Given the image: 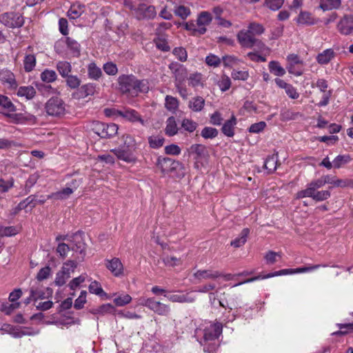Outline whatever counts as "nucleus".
<instances>
[{"mask_svg": "<svg viewBox=\"0 0 353 353\" xmlns=\"http://www.w3.org/2000/svg\"><path fill=\"white\" fill-rule=\"evenodd\" d=\"M119 90L123 94L131 97L137 96L139 92L146 93L149 90L148 81L139 80L133 74H122L117 79Z\"/></svg>", "mask_w": 353, "mask_h": 353, "instance_id": "nucleus-1", "label": "nucleus"}, {"mask_svg": "<svg viewBox=\"0 0 353 353\" xmlns=\"http://www.w3.org/2000/svg\"><path fill=\"white\" fill-rule=\"evenodd\" d=\"M84 235L83 232L79 230L70 236V242L72 243L71 250L79 254L77 258L80 261H83L86 255Z\"/></svg>", "mask_w": 353, "mask_h": 353, "instance_id": "nucleus-2", "label": "nucleus"}, {"mask_svg": "<svg viewBox=\"0 0 353 353\" xmlns=\"http://www.w3.org/2000/svg\"><path fill=\"white\" fill-rule=\"evenodd\" d=\"M118 125L115 123H105L98 121L92 124V130L102 139H110L117 134Z\"/></svg>", "mask_w": 353, "mask_h": 353, "instance_id": "nucleus-3", "label": "nucleus"}, {"mask_svg": "<svg viewBox=\"0 0 353 353\" xmlns=\"http://www.w3.org/2000/svg\"><path fill=\"white\" fill-rule=\"evenodd\" d=\"M45 110L48 115L60 117L65 114V104L61 98L52 97L46 103Z\"/></svg>", "mask_w": 353, "mask_h": 353, "instance_id": "nucleus-4", "label": "nucleus"}, {"mask_svg": "<svg viewBox=\"0 0 353 353\" xmlns=\"http://www.w3.org/2000/svg\"><path fill=\"white\" fill-rule=\"evenodd\" d=\"M0 22L11 28H20L24 23L22 15L15 12H6L0 14Z\"/></svg>", "mask_w": 353, "mask_h": 353, "instance_id": "nucleus-5", "label": "nucleus"}, {"mask_svg": "<svg viewBox=\"0 0 353 353\" xmlns=\"http://www.w3.org/2000/svg\"><path fill=\"white\" fill-rule=\"evenodd\" d=\"M157 165L163 174H168L176 170L181 164L179 161L169 157H159Z\"/></svg>", "mask_w": 353, "mask_h": 353, "instance_id": "nucleus-6", "label": "nucleus"}, {"mask_svg": "<svg viewBox=\"0 0 353 353\" xmlns=\"http://www.w3.org/2000/svg\"><path fill=\"white\" fill-rule=\"evenodd\" d=\"M337 28L343 35H350L353 33V16L345 14L339 21Z\"/></svg>", "mask_w": 353, "mask_h": 353, "instance_id": "nucleus-7", "label": "nucleus"}, {"mask_svg": "<svg viewBox=\"0 0 353 353\" xmlns=\"http://www.w3.org/2000/svg\"><path fill=\"white\" fill-rule=\"evenodd\" d=\"M147 307L161 316H168L170 312V306L160 301H157L154 298L148 301Z\"/></svg>", "mask_w": 353, "mask_h": 353, "instance_id": "nucleus-8", "label": "nucleus"}, {"mask_svg": "<svg viewBox=\"0 0 353 353\" xmlns=\"http://www.w3.org/2000/svg\"><path fill=\"white\" fill-rule=\"evenodd\" d=\"M294 269H283L279 271H276L272 273L268 274L266 275H259L256 276H254L250 279H248L246 280H244L243 281L239 282L235 285H234L233 287H236L241 285H243L244 283H251L259 279H268L276 276H280V275H284V274H293Z\"/></svg>", "mask_w": 353, "mask_h": 353, "instance_id": "nucleus-9", "label": "nucleus"}, {"mask_svg": "<svg viewBox=\"0 0 353 353\" xmlns=\"http://www.w3.org/2000/svg\"><path fill=\"white\" fill-rule=\"evenodd\" d=\"M188 150L190 155H194V159L196 161L207 159L209 157L206 147L202 144H193Z\"/></svg>", "mask_w": 353, "mask_h": 353, "instance_id": "nucleus-10", "label": "nucleus"}, {"mask_svg": "<svg viewBox=\"0 0 353 353\" xmlns=\"http://www.w3.org/2000/svg\"><path fill=\"white\" fill-rule=\"evenodd\" d=\"M119 159L127 163H135L137 158L134 155L132 149L126 148H118L111 150Z\"/></svg>", "mask_w": 353, "mask_h": 353, "instance_id": "nucleus-11", "label": "nucleus"}, {"mask_svg": "<svg viewBox=\"0 0 353 353\" xmlns=\"http://www.w3.org/2000/svg\"><path fill=\"white\" fill-rule=\"evenodd\" d=\"M222 333V324L216 323L210 325L204 330L203 339L205 341H214Z\"/></svg>", "mask_w": 353, "mask_h": 353, "instance_id": "nucleus-12", "label": "nucleus"}, {"mask_svg": "<svg viewBox=\"0 0 353 353\" xmlns=\"http://www.w3.org/2000/svg\"><path fill=\"white\" fill-rule=\"evenodd\" d=\"M168 68L174 75L176 81L181 83L187 77V69L182 64L172 62L169 65Z\"/></svg>", "mask_w": 353, "mask_h": 353, "instance_id": "nucleus-13", "label": "nucleus"}, {"mask_svg": "<svg viewBox=\"0 0 353 353\" xmlns=\"http://www.w3.org/2000/svg\"><path fill=\"white\" fill-rule=\"evenodd\" d=\"M237 39L239 43L247 48H253V42L255 39L254 36L248 30H241L237 34Z\"/></svg>", "mask_w": 353, "mask_h": 353, "instance_id": "nucleus-14", "label": "nucleus"}, {"mask_svg": "<svg viewBox=\"0 0 353 353\" xmlns=\"http://www.w3.org/2000/svg\"><path fill=\"white\" fill-rule=\"evenodd\" d=\"M106 268L115 276H119L123 273V268L121 261L118 258L105 261Z\"/></svg>", "mask_w": 353, "mask_h": 353, "instance_id": "nucleus-15", "label": "nucleus"}, {"mask_svg": "<svg viewBox=\"0 0 353 353\" xmlns=\"http://www.w3.org/2000/svg\"><path fill=\"white\" fill-rule=\"evenodd\" d=\"M138 18L141 19H152L156 15L155 8L152 6H147L145 4H140L137 9Z\"/></svg>", "mask_w": 353, "mask_h": 353, "instance_id": "nucleus-16", "label": "nucleus"}, {"mask_svg": "<svg viewBox=\"0 0 353 353\" xmlns=\"http://www.w3.org/2000/svg\"><path fill=\"white\" fill-rule=\"evenodd\" d=\"M1 330L11 334L14 338H21L23 336L33 335L35 334L34 332H31L21 331L17 327L7 323L2 325Z\"/></svg>", "mask_w": 353, "mask_h": 353, "instance_id": "nucleus-17", "label": "nucleus"}, {"mask_svg": "<svg viewBox=\"0 0 353 353\" xmlns=\"http://www.w3.org/2000/svg\"><path fill=\"white\" fill-rule=\"evenodd\" d=\"M221 276L218 271L211 270H199L194 273L193 276L199 281L203 279H215Z\"/></svg>", "mask_w": 353, "mask_h": 353, "instance_id": "nucleus-18", "label": "nucleus"}, {"mask_svg": "<svg viewBox=\"0 0 353 353\" xmlns=\"http://www.w3.org/2000/svg\"><path fill=\"white\" fill-rule=\"evenodd\" d=\"M0 80L3 83H7L11 88L15 89L17 87L14 74L8 70L3 69L0 70Z\"/></svg>", "mask_w": 353, "mask_h": 353, "instance_id": "nucleus-19", "label": "nucleus"}, {"mask_svg": "<svg viewBox=\"0 0 353 353\" xmlns=\"http://www.w3.org/2000/svg\"><path fill=\"white\" fill-rule=\"evenodd\" d=\"M169 301L174 303H192L195 298L192 296L190 293L176 294L170 295H164Z\"/></svg>", "mask_w": 353, "mask_h": 353, "instance_id": "nucleus-20", "label": "nucleus"}, {"mask_svg": "<svg viewBox=\"0 0 353 353\" xmlns=\"http://www.w3.org/2000/svg\"><path fill=\"white\" fill-rule=\"evenodd\" d=\"M182 25L185 30L191 32V35L194 37H199L204 34L207 31L206 28L199 27L196 25V23H195L193 21L183 23Z\"/></svg>", "mask_w": 353, "mask_h": 353, "instance_id": "nucleus-21", "label": "nucleus"}, {"mask_svg": "<svg viewBox=\"0 0 353 353\" xmlns=\"http://www.w3.org/2000/svg\"><path fill=\"white\" fill-rule=\"evenodd\" d=\"M335 57V52L331 48L325 50L321 53H319L316 57L317 62L321 65H325L330 63V61Z\"/></svg>", "mask_w": 353, "mask_h": 353, "instance_id": "nucleus-22", "label": "nucleus"}, {"mask_svg": "<svg viewBox=\"0 0 353 353\" xmlns=\"http://www.w3.org/2000/svg\"><path fill=\"white\" fill-rule=\"evenodd\" d=\"M70 277V268L62 267L61 270L59 271L56 274L54 283L57 286H62Z\"/></svg>", "mask_w": 353, "mask_h": 353, "instance_id": "nucleus-23", "label": "nucleus"}, {"mask_svg": "<svg viewBox=\"0 0 353 353\" xmlns=\"http://www.w3.org/2000/svg\"><path fill=\"white\" fill-rule=\"evenodd\" d=\"M95 88L96 86L94 83H86L81 86L75 94L78 96V98H85L89 95H93Z\"/></svg>", "mask_w": 353, "mask_h": 353, "instance_id": "nucleus-24", "label": "nucleus"}, {"mask_svg": "<svg viewBox=\"0 0 353 353\" xmlns=\"http://www.w3.org/2000/svg\"><path fill=\"white\" fill-rule=\"evenodd\" d=\"M236 124V119L234 116H232V118L228 121H226L222 128V132L228 137H232L234 135V128Z\"/></svg>", "mask_w": 353, "mask_h": 353, "instance_id": "nucleus-25", "label": "nucleus"}, {"mask_svg": "<svg viewBox=\"0 0 353 353\" xmlns=\"http://www.w3.org/2000/svg\"><path fill=\"white\" fill-rule=\"evenodd\" d=\"M73 192V188L66 187L63 190L47 196L48 199L64 200L68 199Z\"/></svg>", "mask_w": 353, "mask_h": 353, "instance_id": "nucleus-26", "label": "nucleus"}, {"mask_svg": "<svg viewBox=\"0 0 353 353\" xmlns=\"http://www.w3.org/2000/svg\"><path fill=\"white\" fill-rule=\"evenodd\" d=\"M296 22L299 24L312 26L316 23V20L312 17L311 13L301 11L296 19Z\"/></svg>", "mask_w": 353, "mask_h": 353, "instance_id": "nucleus-27", "label": "nucleus"}, {"mask_svg": "<svg viewBox=\"0 0 353 353\" xmlns=\"http://www.w3.org/2000/svg\"><path fill=\"white\" fill-rule=\"evenodd\" d=\"M205 105V99L199 96L192 98L188 103V107L194 112H200Z\"/></svg>", "mask_w": 353, "mask_h": 353, "instance_id": "nucleus-28", "label": "nucleus"}, {"mask_svg": "<svg viewBox=\"0 0 353 353\" xmlns=\"http://www.w3.org/2000/svg\"><path fill=\"white\" fill-rule=\"evenodd\" d=\"M120 117H122L132 122L140 121L142 124L143 123V121L141 118L140 115L134 110L130 109L121 110Z\"/></svg>", "mask_w": 353, "mask_h": 353, "instance_id": "nucleus-29", "label": "nucleus"}, {"mask_svg": "<svg viewBox=\"0 0 353 353\" xmlns=\"http://www.w3.org/2000/svg\"><path fill=\"white\" fill-rule=\"evenodd\" d=\"M101 69L99 68L95 63L92 62L88 65V76L92 80L97 81L102 76Z\"/></svg>", "mask_w": 353, "mask_h": 353, "instance_id": "nucleus-30", "label": "nucleus"}, {"mask_svg": "<svg viewBox=\"0 0 353 353\" xmlns=\"http://www.w3.org/2000/svg\"><path fill=\"white\" fill-rule=\"evenodd\" d=\"M278 157L277 154L268 156L264 163V168L268 171V173H273L277 168Z\"/></svg>", "mask_w": 353, "mask_h": 353, "instance_id": "nucleus-31", "label": "nucleus"}, {"mask_svg": "<svg viewBox=\"0 0 353 353\" xmlns=\"http://www.w3.org/2000/svg\"><path fill=\"white\" fill-rule=\"evenodd\" d=\"M250 234L248 228H244L240 233L239 236L232 241L230 245L234 248H240L247 241V238Z\"/></svg>", "mask_w": 353, "mask_h": 353, "instance_id": "nucleus-32", "label": "nucleus"}, {"mask_svg": "<svg viewBox=\"0 0 353 353\" xmlns=\"http://www.w3.org/2000/svg\"><path fill=\"white\" fill-rule=\"evenodd\" d=\"M165 132L169 137H172L177 134L178 128L174 117H170L167 119Z\"/></svg>", "mask_w": 353, "mask_h": 353, "instance_id": "nucleus-33", "label": "nucleus"}, {"mask_svg": "<svg viewBox=\"0 0 353 353\" xmlns=\"http://www.w3.org/2000/svg\"><path fill=\"white\" fill-rule=\"evenodd\" d=\"M84 12V6L81 4H73L68 11V17L70 19H75L79 18Z\"/></svg>", "mask_w": 353, "mask_h": 353, "instance_id": "nucleus-34", "label": "nucleus"}, {"mask_svg": "<svg viewBox=\"0 0 353 353\" xmlns=\"http://www.w3.org/2000/svg\"><path fill=\"white\" fill-rule=\"evenodd\" d=\"M341 4V0H321L320 8L323 10L337 9Z\"/></svg>", "mask_w": 353, "mask_h": 353, "instance_id": "nucleus-35", "label": "nucleus"}, {"mask_svg": "<svg viewBox=\"0 0 353 353\" xmlns=\"http://www.w3.org/2000/svg\"><path fill=\"white\" fill-rule=\"evenodd\" d=\"M36 94V90L32 86H21L18 89L17 95L32 99Z\"/></svg>", "mask_w": 353, "mask_h": 353, "instance_id": "nucleus-36", "label": "nucleus"}, {"mask_svg": "<svg viewBox=\"0 0 353 353\" xmlns=\"http://www.w3.org/2000/svg\"><path fill=\"white\" fill-rule=\"evenodd\" d=\"M212 16L211 14L208 12L203 11L201 12L198 16L196 20V25L199 27H205L209 25L212 21Z\"/></svg>", "mask_w": 353, "mask_h": 353, "instance_id": "nucleus-37", "label": "nucleus"}, {"mask_svg": "<svg viewBox=\"0 0 353 353\" xmlns=\"http://www.w3.org/2000/svg\"><path fill=\"white\" fill-rule=\"evenodd\" d=\"M41 79L45 83H52L57 79V74L52 70L46 69L40 74Z\"/></svg>", "mask_w": 353, "mask_h": 353, "instance_id": "nucleus-38", "label": "nucleus"}, {"mask_svg": "<svg viewBox=\"0 0 353 353\" xmlns=\"http://www.w3.org/2000/svg\"><path fill=\"white\" fill-rule=\"evenodd\" d=\"M57 69L60 75L63 77H66L71 72L72 66L68 61H59L57 63Z\"/></svg>", "mask_w": 353, "mask_h": 353, "instance_id": "nucleus-39", "label": "nucleus"}, {"mask_svg": "<svg viewBox=\"0 0 353 353\" xmlns=\"http://www.w3.org/2000/svg\"><path fill=\"white\" fill-rule=\"evenodd\" d=\"M269 70L270 72L276 76L282 77L285 74V69L276 61H272L269 63Z\"/></svg>", "mask_w": 353, "mask_h": 353, "instance_id": "nucleus-40", "label": "nucleus"}, {"mask_svg": "<svg viewBox=\"0 0 353 353\" xmlns=\"http://www.w3.org/2000/svg\"><path fill=\"white\" fill-rule=\"evenodd\" d=\"M114 312V307L110 303L103 304L99 307L93 308L90 310V312L93 314H104L105 313H112Z\"/></svg>", "mask_w": 353, "mask_h": 353, "instance_id": "nucleus-41", "label": "nucleus"}, {"mask_svg": "<svg viewBox=\"0 0 353 353\" xmlns=\"http://www.w3.org/2000/svg\"><path fill=\"white\" fill-rule=\"evenodd\" d=\"M0 105L8 112H14L16 110L10 99L8 97L1 94H0Z\"/></svg>", "mask_w": 353, "mask_h": 353, "instance_id": "nucleus-42", "label": "nucleus"}, {"mask_svg": "<svg viewBox=\"0 0 353 353\" xmlns=\"http://www.w3.org/2000/svg\"><path fill=\"white\" fill-rule=\"evenodd\" d=\"M39 176H40L38 172H34V174L29 176L25 184L24 190L26 194H28L30 191L31 188L37 182L38 179H39Z\"/></svg>", "mask_w": 353, "mask_h": 353, "instance_id": "nucleus-43", "label": "nucleus"}, {"mask_svg": "<svg viewBox=\"0 0 353 353\" xmlns=\"http://www.w3.org/2000/svg\"><path fill=\"white\" fill-rule=\"evenodd\" d=\"M30 293L33 297V301H36L38 299H45V292L42 291L38 285H32L30 288Z\"/></svg>", "mask_w": 353, "mask_h": 353, "instance_id": "nucleus-44", "label": "nucleus"}, {"mask_svg": "<svg viewBox=\"0 0 353 353\" xmlns=\"http://www.w3.org/2000/svg\"><path fill=\"white\" fill-rule=\"evenodd\" d=\"M19 232L18 229L14 226H0L1 236H11Z\"/></svg>", "mask_w": 353, "mask_h": 353, "instance_id": "nucleus-45", "label": "nucleus"}, {"mask_svg": "<svg viewBox=\"0 0 353 353\" xmlns=\"http://www.w3.org/2000/svg\"><path fill=\"white\" fill-rule=\"evenodd\" d=\"M65 78L66 85L71 89H76L79 87L81 80L77 76L69 74Z\"/></svg>", "mask_w": 353, "mask_h": 353, "instance_id": "nucleus-46", "label": "nucleus"}, {"mask_svg": "<svg viewBox=\"0 0 353 353\" xmlns=\"http://www.w3.org/2000/svg\"><path fill=\"white\" fill-rule=\"evenodd\" d=\"M19 307V303H2L0 304V310L4 312L6 314H10L12 311Z\"/></svg>", "mask_w": 353, "mask_h": 353, "instance_id": "nucleus-47", "label": "nucleus"}, {"mask_svg": "<svg viewBox=\"0 0 353 353\" xmlns=\"http://www.w3.org/2000/svg\"><path fill=\"white\" fill-rule=\"evenodd\" d=\"M164 138L161 136H152L148 138L150 146L152 148H159L164 143Z\"/></svg>", "mask_w": 353, "mask_h": 353, "instance_id": "nucleus-48", "label": "nucleus"}, {"mask_svg": "<svg viewBox=\"0 0 353 353\" xmlns=\"http://www.w3.org/2000/svg\"><path fill=\"white\" fill-rule=\"evenodd\" d=\"M218 130L216 128L211 127H205L201 132V135L204 139H213L217 137Z\"/></svg>", "mask_w": 353, "mask_h": 353, "instance_id": "nucleus-49", "label": "nucleus"}, {"mask_svg": "<svg viewBox=\"0 0 353 353\" xmlns=\"http://www.w3.org/2000/svg\"><path fill=\"white\" fill-rule=\"evenodd\" d=\"M36 64V58L32 54L27 55L24 59V69L26 72H30L33 70Z\"/></svg>", "mask_w": 353, "mask_h": 353, "instance_id": "nucleus-50", "label": "nucleus"}, {"mask_svg": "<svg viewBox=\"0 0 353 353\" xmlns=\"http://www.w3.org/2000/svg\"><path fill=\"white\" fill-rule=\"evenodd\" d=\"M89 291L90 293L95 294L100 296L106 295V293L103 290L99 283H98L96 281H93L90 283V285L89 286Z\"/></svg>", "mask_w": 353, "mask_h": 353, "instance_id": "nucleus-51", "label": "nucleus"}, {"mask_svg": "<svg viewBox=\"0 0 353 353\" xmlns=\"http://www.w3.org/2000/svg\"><path fill=\"white\" fill-rule=\"evenodd\" d=\"M65 43L68 48H70L74 53L79 55L80 53V45L74 39L67 37L65 39Z\"/></svg>", "mask_w": 353, "mask_h": 353, "instance_id": "nucleus-52", "label": "nucleus"}, {"mask_svg": "<svg viewBox=\"0 0 353 353\" xmlns=\"http://www.w3.org/2000/svg\"><path fill=\"white\" fill-rule=\"evenodd\" d=\"M14 185V179L13 178H10V179L6 181L3 179H0V192L5 193L8 192V190L12 188Z\"/></svg>", "mask_w": 353, "mask_h": 353, "instance_id": "nucleus-53", "label": "nucleus"}, {"mask_svg": "<svg viewBox=\"0 0 353 353\" xmlns=\"http://www.w3.org/2000/svg\"><path fill=\"white\" fill-rule=\"evenodd\" d=\"M181 127L184 128L185 130L192 132L196 130L197 123L191 119H184L182 121Z\"/></svg>", "mask_w": 353, "mask_h": 353, "instance_id": "nucleus-54", "label": "nucleus"}, {"mask_svg": "<svg viewBox=\"0 0 353 353\" xmlns=\"http://www.w3.org/2000/svg\"><path fill=\"white\" fill-rule=\"evenodd\" d=\"M172 53L181 61L183 62L187 60L188 54L185 48L182 47L175 48Z\"/></svg>", "mask_w": 353, "mask_h": 353, "instance_id": "nucleus-55", "label": "nucleus"}, {"mask_svg": "<svg viewBox=\"0 0 353 353\" xmlns=\"http://www.w3.org/2000/svg\"><path fill=\"white\" fill-rule=\"evenodd\" d=\"M178 100L171 96H166L165 97V108L169 110H174L178 108Z\"/></svg>", "mask_w": 353, "mask_h": 353, "instance_id": "nucleus-56", "label": "nucleus"}, {"mask_svg": "<svg viewBox=\"0 0 353 353\" xmlns=\"http://www.w3.org/2000/svg\"><path fill=\"white\" fill-rule=\"evenodd\" d=\"M156 46L158 49L161 50L163 52H168L170 50V47L169 46L168 41L164 38H157L154 40Z\"/></svg>", "mask_w": 353, "mask_h": 353, "instance_id": "nucleus-57", "label": "nucleus"}, {"mask_svg": "<svg viewBox=\"0 0 353 353\" xmlns=\"http://www.w3.org/2000/svg\"><path fill=\"white\" fill-rule=\"evenodd\" d=\"M350 161L349 155H339L333 161L334 167L339 168L343 164L348 163Z\"/></svg>", "mask_w": 353, "mask_h": 353, "instance_id": "nucleus-58", "label": "nucleus"}, {"mask_svg": "<svg viewBox=\"0 0 353 353\" xmlns=\"http://www.w3.org/2000/svg\"><path fill=\"white\" fill-rule=\"evenodd\" d=\"M174 13L181 19H185L190 14V10L184 6H179L175 8Z\"/></svg>", "mask_w": 353, "mask_h": 353, "instance_id": "nucleus-59", "label": "nucleus"}, {"mask_svg": "<svg viewBox=\"0 0 353 353\" xmlns=\"http://www.w3.org/2000/svg\"><path fill=\"white\" fill-rule=\"evenodd\" d=\"M132 300V297L129 294H121L114 299V303L117 306H123L129 303Z\"/></svg>", "mask_w": 353, "mask_h": 353, "instance_id": "nucleus-60", "label": "nucleus"}, {"mask_svg": "<svg viewBox=\"0 0 353 353\" xmlns=\"http://www.w3.org/2000/svg\"><path fill=\"white\" fill-rule=\"evenodd\" d=\"M51 273V268L48 265L42 268L37 274V279L39 281L46 279Z\"/></svg>", "mask_w": 353, "mask_h": 353, "instance_id": "nucleus-61", "label": "nucleus"}, {"mask_svg": "<svg viewBox=\"0 0 353 353\" xmlns=\"http://www.w3.org/2000/svg\"><path fill=\"white\" fill-rule=\"evenodd\" d=\"M315 190L310 184L308 187L297 193V198L312 197L314 199Z\"/></svg>", "mask_w": 353, "mask_h": 353, "instance_id": "nucleus-62", "label": "nucleus"}, {"mask_svg": "<svg viewBox=\"0 0 353 353\" xmlns=\"http://www.w3.org/2000/svg\"><path fill=\"white\" fill-rule=\"evenodd\" d=\"M103 69L108 75H115L118 72L117 65L112 62H108L105 63Z\"/></svg>", "mask_w": 353, "mask_h": 353, "instance_id": "nucleus-63", "label": "nucleus"}, {"mask_svg": "<svg viewBox=\"0 0 353 353\" xmlns=\"http://www.w3.org/2000/svg\"><path fill=\"white\" fill-rule=\"evenodd\" d=\"M284 0H265V5L272 10H278L283 6Z\"/></svg>", "mask_w": 353, "mask_h": 353, "instance_id": "nucleus-64", "label": "nucleus"}]
</instances>
